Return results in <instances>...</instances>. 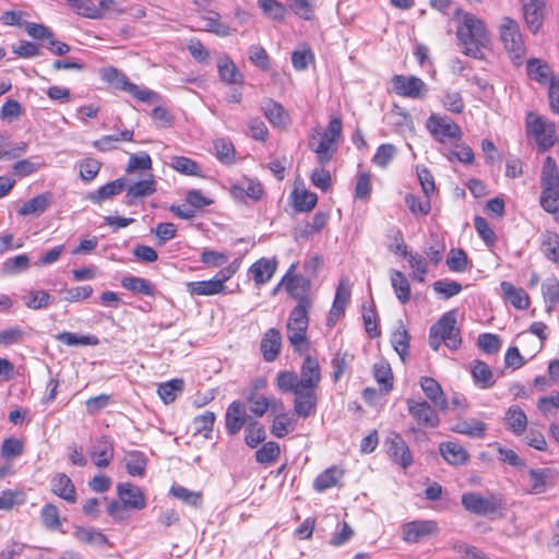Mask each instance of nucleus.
<instances>
[{"label": "nucleus", "instance_id": "f257e3e1", "mask_svg": "<svg viewBox=\"0 0 559 559\" xmlns=\"http://www.w3.org/2000/svg\"><path fill=\"white\" fill-rule=\"evenodd\" d=\"M321 368L317 358L307 355L300 366L299 374L282 370L276 374V386L284 393H293L294 412L297 416L308 418L316 413L317 389L321 382Z\"/></svg>", "mask_w": 559, "mask_h": 559}, {"label": "nucleus", "instance_id": "f03ea898", "mask_svg": "<svg viewBox=\"0 0 559 559\" xmlns=\"http://www.w3.org/2000/svg\"><path fill=\"white\" fill-rule=\"evenodd\" d=\"M456 36L463 46V52L476 59L483 57L481 49L490 44V37L484 22L472 13L462 16Z\"/></svg>", "mask_w": 559, "mask_h": 559}, {"label": "nucleus", "instance_id": "7ed1b4c3", "mask_svg": "<svg viewBox=\"0 0 559 559\" xmlns=\"http://www.w3.org/2000/svg\"><path fill=\"white\" fill-rule=\"evenodd\" d=\"M342 135V121L333 118L325 130L316 128L309 134V148L317 154L321 165L328 164L337 150L336 142Z\"/></svg>", "mask_w": 559, "mask_h": 559}, {"label": "nucleus", "instance_id": "20e7f679", "mask_svg": "<svg viewBox=\"0 0 559 559\" xmlns=\"http://www.w3.org/2000/svg\"><path fill=\"white\" fill-rule=\"evenodd\" d=\"M308 302L302 300L300 305H297L289 313L286 332L287 338L294 349L298 353H304L309 348L307 340V330L309 325L308 319Z\"/></svg>", "mask_w": 559, "mask_h": 559}, {"label": "nucleus", "instance_id": "39448f33", "mask_svg": "<svg viewBox=\"0 0 559 559\" xmlns=\"http://www.w3.org/2000/svg\"><path fill=\"white\" fill-rule=\"evenodd\" d=\"M444 343L450 349H457L462 343L460 331L456 328V318L453 312L444 313L429 331V346L438 350Z\"/></svg>", "mask_w": 559, "mask_h": 559}, {"label": "nucleus", "instance_id": "423d86ee", "mask_svg": "<svg viewBox=\"0 0 559 559\" xmlns=\"http://www.w3.org/2000/svg\"><path fill=\"white\" fill-rule=\"evenodd\" d=\"M100 79L112 87L129 93L136 100L151 103L158 99V94L145 86L136 85L129 81L128 76L114 67L103 68L99 72Z\"/></svg>", "mask_w": 559, "mask_h": 559}, {"label": "nucleus", "instance_id": "0eeeda50", "mask_svg": "<svg viewBox=\"0 0 559 559\" xmlns=\"http://www.w3.org/2000/svg\"><path fill=\"white\" fill-rule=\"evenodd\" d=\"M526 132L534 138L542 152H546L555 144L556 124L545 116L528 112Z\"/></svg>", "mask_w": 559, "mask_h": 559}, {"label": "nucleus", "instance_id": "6e6552de", "mask_svg": "<svg viewBox=\"0 0 559 559\" xmlns=\"http://www.w3.org/2000/svg\"><path fill=\"white\" fill-rule=\"evenodd\" d=\"M499 33L504 49L509 52L513 61L521 64L525 48L518 22L511 17L504 16L499 26Z\"/></svg>", "mask_w": 559, "mask_h": 559}, {"label": "nucleus", "instance_id": "1a4fd4ad", "mask_svg": "<svg viewBox=\"0 0 559 559\" xmlns=\"http://www.w3.org/2000/svg\"><path fill=\"white\" fill-rule=\"evenodd\" d=\"M426 128L433 139L441 143L459 140L462 136L460 126L448 116L431 114L426 121Z\"/></svg>", "mask_w": 559, "mask_h": 559}, {"label": "nucleus", "instance_id": "9d476101", "mask_svg": "<svg viewBox=\"0 0 559 559\" xmlns=\"http://www.w3.org/2000/svg\"><path fill=\"white\" fill-rule=\"evenodd\" d=\"M461 503L466 511L480 516L492 514L501 508V500L497 496L489 495L484 497L473 491L464 492Z\"/></svg>", "mask_w": 559, "mask_h": 559}, {"label": "nucleus", "instance_id": "9b49d317", "mask_svg": "<svg viewBox=\"0 0 559 559\" xmlns=\"http://www.w3.org/2000/svg\"><path fill=\"white\" fill-rule=\"evenodd\" d=\"M391 82L393 91L405 98L424 99L428 94L427 84L415 75L395 74Z\"/></svg>", "mask_w": 559, "mask_h": 559}, {"label": "nucleus", "instance_id": "f8f14e48", "mask_svg": "<svg viewBox=\"0 0 559 559\" xmlns=\"http://www.w3.org/2000/svg\"><path fill=\"white\" fill-rule=\"evenodd\" d=\"M406 403L409 415L419 427L435 429L439 426V415L427 401L408 399Z\"/></svg>", "mask_w": 559, "mask_h": 559}, {"label": "nucleus", "instance_id": "ddd939ff", "mask_svg": "<svg viewBox=\"0 0 559 559\" xmlns=\"http://www.w3.org/2000/svg\"><path fill=\"white\" fill-rule=\"evenodd\" d=\"M385 447L389 457L402 468H407L414 463L413 454L399 432L390 431L388 433Z\"/></svg>", "mask_w": 559, "mask_h": 559}, {"label": "nucleus", "instance_id": "4468645a", "mask_svg": "<svg viewBox=\"0 0 559 559\" xmlns=\"http://www.w3.org/2000/svg\"><path fill=\"white\" fill-rule=\"evenodd\" d=\"M438 523L431 520H419L406 523L403 526V539L416 544L438 532Z\"/></svg>", "mask_w": 559, "mask_h": 559}, {"label": "nucleus", "instance_id": "2eb2a0df", "mask_svg": "<svg viewBox=\"0 0 559 559\" xmlns=\"http://www.w3.org/2000/svg\"><path fill=\"white\" fill-rule=\"evenodd\" d=\"M295 265L292 264L287 274L283 277L282 283H284L287 293L294 298L298 300L297 305H300L302 300L308 302V308H311V300L308 298L307 293L310 288V281L302 275H293L289 274L294 271Z\"/></svg>", "mask_w": 559, "mask_h": 559}, {"label": "nucleus", "instance_id": "dca6fc26", "mask_svg": "<svg viewBox=\"0 0 559 559\" xmlns=\"http://www.w3.org/2000/svg\"><path fill=\"white\" fill-rule=\"evenodd\" d=\"M117 493L124 508L142 510L146 506L143 491L131 483L118 484Z\"/></svg>", "mask_w": 559, "mask_h": 559}, {"label": "nucleus", "instance_id": "f3484780", "mask_svg": "<svg viewBox=\"0 0 559 559\" xmlns=\"http://www.w3.org/2000/svg\"><path fill=\"white\" fill-rule=\"evenodd\" d=\"M276 269L277 260L275 258H261L249 267L248 274L255 286L260 287L271 281Z\"/></svg>", "mask_w": 559, "mask_h": 559}, {"label": "nucleus", "instance_id": "a211bd4d", "mask_svg": "<svg viewBox=\"0 0 559 559\" xmlns=\"http://www.w3.org/2000/svg\"><path fill=\"white\" fill-rule=\"evenodd\" d=\"M230 194L234 199L239 201H243L245 198L259 201L263 195V188L257 179L245 177L239 182L231 186Z\"/></svg>", "mask_w": 559, "mask_h": 559}, {"label": "nucleus", "instance_id": "6ab92c4d", "mask_svg": "<svg viewBox=\"0 0 559 559\" xmlns=\"http://www.w3.org/2000/svg\"><path fill=\"white\" fill-rule=\"evenodd\" d=\"M554 479V472L549 468H532L527 473V492L539 495L547 490Z\"/></svg>", "mask_w": 559, "mask_h": 559}, {"label": "nucleus", "instance_id": "aec40b11", "mask_svg": "<svg viewBox=\"0 0 559 559\" xmlns=\"http://www.w3.org/2000/svg\"><path fill=\"white\" fill-rule=\"evenodd\" d=\"M524 19L532 33H537L544 20L545 0H522Z\"/></svg>", "mask_w": 559, "mask_h": 559}, {"label": "nucleus", "instance_id": "412c9836", "mask_svg": "<svg viewBox=\"0 0 559 559\" xmlns=\"http://www.w3.org/2000/svg\"><path fill=\"white\" fill-rule=\"evenodd\" d=\"M90 455L97 467H107L114 459L112 442L105 436L100 437L90 451Z\"/></svg>", "mask_w": 559, "mask_h": 559}, {"label": "nucleus", "instance_id": "4be33fe9", "mask_svg": "<svg viewBox=\"0 0 559 559\" xmlns=\"http://www.w3.org/2000/svg\"><path fill=\"white\" fill-rule=\"evenodd\" d=\"M420 386L426 397L439 409L447 411L449 407L448 400L441 385L430 377L420 378Z\"/></svg>", "mask_w": 559, "mask_h": 559}, {"label": "nucleus", "instance_id": "5701e85b", "mask_svg": "<svg viewBox=\"0 0 559 559\" xmlns=\"http://www.w3.org/2000/svg\"><path fill=\"white\" fill-rule=\"evenodd\" d=\"M261 352L267 362L274 361L280 355L282 347V335L276 329H269L261 340Z\"/></svg>", "mask_w": 559, "mask_h": 559}, {"label": "nucleus", "instance_id": "b1692460", "mask_svg": "<svg viewBox=\"0 0 559 559\" xmlns=\"http://www.w3.org/2000/svg\"><path fill=\"white\" fill-rule=\"evenodd\" d=\"M51 490L69 503H75L76 501L75 486L71 478L63 473H58L53 476L51 479Z\"/></svg>", "mask_w": 559, "mask_h": 559}, {"label": "nucleus", "instance_id": "393cba45", "mask_svg": "<svg viewBox=\"0 0 559 559\" xmlns=\"http://www.w3.org/2000/svg\"><path fill=\"white\" fill-rule=\"evenodd\" d=\"M527 75L531 80L536 81L543 85H550L552 80H557L552 75L550 66L537 58L530 59L526 64Z\"/></svg>", "mask_w": 559, "mask_h": 559}, {"label": "nucleus", "instance_id": "a878e982", "mask_svg": "<svg viewBox=\"0 0 559 559\" xmlns=\"http://www.w3.org/2000/svg\"><path fill=\"white\" fill-rule=\"evenodd\" d=\"M247 416L243 406L239 402H233L225 415V425L228 435H237L246 424Z\"/></svg>", "mask_w": 559, "mask_h": 559}, {"label": "nucleus", "instance_id": "bb28decb", "mask_svg": "<svg viewBox=\"0 0 559 559\" xmlns=\"http://www.w3.org/2000/svg\"><path fill=\"white\" fill-rule=\"evenodd\" d=\"M155 191V180L151 175L147 179L136 181L127 189L124 202L128 205H133L138 199L150 197Z\"/></svg>", "mask_w": 559, "mask_h": 559}, {"label": "nucleus", "instance_id": "cd10ccee", "mask_svg": "<svg viewBox=\"0 0 559 559\" xmlns=\"http://www.w3.org/2000/svg\"><path fill=\"white\" fill-rule=\"evenodd\" d=\"M439 451L442 457L451 465H463L469 457L464 447L454 441L441 442Z\"/></svg>", "mask_w": 559, "mask_h": 559}, {"label": "nucleus", "instance_id": "c85d7f7f", "mask_svg": "<svg viewBox=\"0 0 559 559\" xmlns=\"http://www.w3.org/2000/svg\"><path fill=\"white\" fill-rule=\"evenodd\" d=\"M126 188V179L119 178L110 181L95 191L88 192L86 199L93 203L100 204L111 197L120 194Z\"/></svg>", "mask_w": 559, "mask_h": 559}, {"label": "nucleus", "instance_id": "c756f323", "mask_svg": "<svg viewBox=\"0 0 559 559\" xmlns=\"http://www.w3.org/2000/svg\"><path fill=\"white\" fill-rule=\"evenodd\" d=\"M217 69L219 79L229 85H241L243 76L238 70L235 62L227 56H224L217 61Z\"/></svg>", "mask_w": 559, "mask_h": 559}, {"label": "nucleus", "instance_id": "7c9ffc66", "mask_svg": "<svg viewBox=\"0 0 559 559\" xmlns=\"http://www.w3.org/2000/svg\"><path fill=\"white\" fill-rule=\"evenodd\" d=\"M187 292L192 296H214L224 294L226 286L214 277L207 281H197L187 283Z\"/></svg>", "mask_w": 559, "mask_h": 559}, {"label": "nucleus", "instance_id": "2f4dec72", "mask_svg": "<svg viewBox=\"0 0 559 559\" xmlns=\"http://www.w3.org/2000/svg\"><path fill=\"white\" fill-rule=\"evenodd\" d=\"M486 430L487 424L476 418L460 420L452 427V431L476 439L484 438Z\"/></svg>", "mask_w": 559, "mask_h": 559}, {"label": "nucleus", "instance_id": "473e14b6", "mask_svg": "<svg viewBox=\"0 0 559 559\" xmlns=\"http://www.w3.org/2000/svg\"><path fill=\"white\" fill-rule=\"evenodd\" d=\"M504 425L508 430L521 436L526 430L527 417L521 407L513 405L506 413Z\"/></svg>", "mask_w": 559, "mask_h": 559}, {"label": "nucleus", "instance_id": "72a5a7b5", "mask_svg": "<svg viewBox=\"0 0 559 559\" xmlns=\"http://www.w3.org/2000/svg\"><path fill=\"white\" fill-rule=\"evenodd\" d=\"M547 325L544 322L536 321L530 325L528 332L522 333L518 336L520 343L523 345L525 342H534V350L539 352L543 348L544 342L547 338Z\"/></svg>", "mask_w": 559, "mask_h": 559}, {"label": "nucleus", "instance_id": "f704fd0d", "mask_svg": "<svg viewBox=\"0 0 559 559\" xmlns=\"http://www.w3.org/2000/svg\"><path fill=\"white\" fill-rule=\"evenodd\" d=\"M263 111L274 127L284 128L288 123V115L280 103L272 99L264 100Z\"/></svg>", "mask_w": 559, "mask_h": 559}, {"label": "nucleus", "instance_id": "c9c22d12", "mask_svg": "<svg viewBox=\"0 0 559 559\" xmlns=\"http://www.w3.org/2000/svg\"><path fill=\"white\" fill-rule=\"evenodd\" d=\"M542 294L546 305V311L551 313L559 304V280L548 277L542 284Z\"/></svg>", "mask_w": 559, "mask_h": 559}, {"label": "nucleus", "instance_id": "e433bc0d", "mask_svg": "<svg viewBox=\"0 0 559 559\" xmlns=\"http://www.w3.org/2000/svg\"><path fill=\"white\" fill-rule=\"evenodd\" d=\"M183 389L185 381L182 379H173L167 382L159 383L157 386V394L167 405L173 403L178 395L183 392Z\"/></svg>", "mask_w": 559, "mask_h": 559}, {"label": "nucleus", "instance_id": "4c0bfd02", "mask_svg": "<svg viewBox=\"0 0 559 559\" xmlns=\"http://www.w3.org/2000/svg\"><path fill=\"white\" fill-rule=\"evenodd\" d=\"M539 204L544 211L559 219V187L542 188Z\"/></svg>", "mask_w": 559, "mask_h": 559}, {"label": "nucleus", "instance_id": "58836bf2", "mask_svg": "<svg viewBox=\"0 0 559 559\" xmlns=\"http://www.w3.org/2000/svg\"><path fill=\"white\" fill-rule=\"evenodd\" d=\"M501 289L514 308L520 310H525L528 308L530 298L522 288H516L511 283L502 282Z\"/></svg>", "mask_w": 559, "mask_h": 559}, {"label": "nucleus", "instance_id": "ea45409f", "mask_svg": "<svg viewBox=\"0 0 559 559\" xmlns=\"http://www.w3.org/2000/svg\"><path fill=\"white\" fill-rule=\"evenodd\" d=\"M343 476V471L336 466L326 468L313 481V488L318 492H323L329 488L337 485L338 479Z\"/></svg>", "mask_w": 559, "mask_h": 559}, {"label": "nucleus", "instance_id": "a19ab883", "mask_svg": "<svg viewBox=\"0 0 559 559\" xmlns=\"http://www.w3.org/2000/svg\"><path fill=\"white\" fill-rule=\"evenodd\" d=\"M390 280L396 298L402 304H406L411 297V286L405 275L397 270H392L390 274Z\"/></svg>", "mask_w": 559, "mask_h": 559}, {"label": "nucleus", "instance_id": "79ce46f5", "mask_svg": "<svg viewBox=\"0 0 559 559\" xmlns=\"http://www.w3.org/2000/svg\"><path fill=\"white\" fill-rule=\"evenodd\" d=\"M542 188L559 187V170L556 160L547 156L544 160L540 175Z\"/></svg>", "mask_w": 559, "mask_h": 559}, {"label": "nucleus", "instance_id": "37998d69", "mask_svg": "<svg viewBox=\"0 0 559 559\" xmlns=\"http://www.w3.org/2000/svg\"><path fill=\"white\" fill-rule=\"evenodd\" d=\"M169 492L173 497L190 507L200 508L202 506L201 491H193L180 485H173Z\"/></svg>", "mask_w": 559, "mask_h": 559}, {"label": "nucleus", "instance_id": "c03bdc74", "mask_svg": "<svg viewBox=\"0 0 559 559\" xmlns=\"http://www.w3.org/2000/svg\"><path fill=\"white\" fill-rule=\"evenodd\" d=\"M121 285L134 293V294H141L144 296H153L155 293L153 284L145 278L136 277V276H126L121 281Z\"/></svg>", "mask_w": 559, "mask_h": 559}, {"label": "nucleus", "instance_id": "a18cd8bd", "mask_svg": "<svg viewBox=\"0 0 559 559\" xmlns=\"http://www.w3.org/2000/svg\"><path fill=\"white\" fill-rule=\"evenodd\" d=\"M74 536L78 540L93 546L108 544V538L94 527H78L74 532Z\"/></svg>", "mask_w": 559, "mask_h": 559}, {"label": "nucleus", "instance_id": "49530a36", "mask_svg": "<svg viewBox=\"0 0 559 559\" xmlns=\"http://www.w3.org/2000/svg\"><path fill=\"white\" fill-rule=\"evenodd\" d=\"M67 3L79 15L87 19H102L103 13L100 9L93 2V0H67Z\"/></svg>", "mask_w": 559, "mask_h": 559}, {"label": "nucleus", "instance_id": "de8ad7c7", "mask_svg": "<svg viewBox=\"0 0 559 559\" xmlns=\"http://www.w3.org/2000/svg\"><path fill=\"white\" fill-rule=\"evenodd\" d=\"M472 376L474 381L483 389H487L493 385L492 371L490 367L480 360L474 362L472 367Z\"/></svg>", "mask_w": 559, "mask_h": 559}, {"label": "nucleus", "instance_id": "09e8293b", "mask_svg": "<svg viewBox=\"0 0 559 559\" xmlns=\"http://www.w3.org/2000/svg\"><path fill=\"white\" fill-rule=\"evenodd\" d=\"M296 427V420L293 416L287 413H282L275 416L271 432L276 438H283L289 432L294 431Z\"/></svg>", "mask_w": 559, "mask_h": 559}, {"label": "nucleus", "instance_id": "8fccbe9b", "mask_svg": "<svg viewBox=\"0 0 559 559\" xmlns=\"http://www.w3.org/2000/svg\"><path fill=\"white\" fill-rule=\"evenodd\" d=\"M29 267V259L26 254H19L7 259L1 264V273L7 276H13L26 271Z\"/></svg>", "mask_w": 559, "mask_h": 559}, {"label": "nucleus", "instance_id": "3c124183", "mask_svg": "<svg viewBox=\"0 0 559 559\" xmlns=\"http://www.w3.org/2000/svg\"><path fill=\"white\" fill-rule=\"evenodd\" d=\"M542 250L548 260L559 263V235L547 231L543 236Z\"/></svg>", "mask_w": 559, "mask_h": 559}, {"label": "nucleus", "instance_id": "603ef678", "mask_svg": "<svg viewBox=\"0 0 559 559\" xmlns=\"http://www.w3.org/2000/svg\"><path fill=\"white\" fill-rule=\"evenodd\" d=\"M49 204L48 194H38L23 204L17 211L22 216L41 214Z\"/></svg>", "mask_w": 559, "mask_h": 559}, {"label": "nucleus", "instance_id": "864d4df0", "mask_svg": "<svg viewBox=\"0 0 559 559\" xmlns=\"http://www.w3.org/2000/svg\"><path fill=\"white\" fill-rule=\"evenodd\" d=\"M405 203L408 210L415 216L421 215L426 216L429 214L431 210V203L429 197L425 195L424 198H418L413 193H407L405 195Z\"/></svg>", "mask_w": 559, "mask_h": 559}, {"label": "nucleus", "instance_id": "5fc2aeb1", "mask_svg": "<svg viewBox=\"0 0 559 559\" xmlns=\"http://www.w3.org/2000/svg\"><path fill=\"white\" fill-rule=\"evenodd\" d=\"M56 338L68 346H95L98 344V338L93 335H78L72 332H61Z\"/></svg>", "mask_w": 559, "mask_h": 559}, {"label": "nucleus", "instance_id": "6e6d98bb", "mask_svg": "<svg viewBox=\"0 0 559 559\" xmlns=\"http://www.w3.org/2000/svg\"><path fill=\"white\" fill-rule=\"evenodd\" d=\"M441 102L443 107L452 114H461L465 107L461 93L454 90H445Z\"/></svg>", "mask_w": 559, "mask_h": 559}, {"label": "nucleus", "instance_id": "4d7b16f0", "mask_svg": "<svg viewBox=\"0 0 559 559\" xmlns=\"http://www.w3.org/2000/svg\"><path fill=\"white\" fill-rule=\"evenodd\" d=\"M169 165L182 175L201 176L199 165L191 158L185 156H174Z\"/></svg>", "mask_w": 559, "mask_h": 559}, {"label": "nucleus", "instance_id": "13d9d810", "mask_svg": "<svg viewBox=\"0 0 559 559\" xmlns=\"http://www.w3.org/2000/svg\"><path fill=\"white\" fill-rule=\"evenodd\" d=\"M43 525L50 531H56L61 526L58 508L52 503H47L40 512Z\"/></svg>", "mask_w": 559, "mask_h": 559}, {"label": "nucleus", "instance_id": "bf43d9fd", "mask_svg": "<svg viewBox=\"0 0 559 559\" xmlns=\"http://www.w3.org/2000/svg\"><path fill=\"white\" fill-rule=\"evenodd\" d=\"M391 343L401 359L405 361V357L409 347V336L407 331L402 325L393 332L391 336Z\"/></svg>", "mask_w": 559, "mask_h": 559}, {"label": "nucleus", "instance_id": "052dcab7", "mask_svg": "<svg viewBox=\"0 0 559 559\" xmlns=\"http://www.w3.org/2000/svg\"><path fill=\"white\" fill-rule=\"evenodd\" d=\"M146 457L143 453L139 451H133L128 454L127 457V471L131 476H142L144 475L146 467Z\"/></svg>", "mask_w": 559, "mask_h": 559}, {"label": "nucleus", "instance_id": "680f3d73", "mask_svg": "<svg viewBox=\"0 0 559 559\" xmlns=\"http://www.w3.org/2000/svg\"><path fill=\"white\" fill-rule=\"evenodd\" d=\"M245 431V441L246 444L250 448L258 447V444L264 441L265 439L264 428L255 420H251L250 423H248Z\"/></svg>", "mask_w": 559, "mask_h": 559}, {"label": "nucleus", "instance_id": "e2e57ef3", "mask_svg": "<svg viewBox=\"0 0 559 559\" xmlns=\"http://www.w3.org/2000/svg\"><path fill=\"white\" fill-rule=\"evenodd\" d=\"M318 202L316 193L308 190H301L295 192L294 206L299 212L311 211Z\"/></svg>", "mask_w": 559, "mask_h": 559}, {"label": "nucleus", "instance_id": "0e129e2a", "mask_svg": "<svg viewBox=\"0 0 559 559\" xmlns=\"http://www.w3.org/2000/svg\"><path fill=\"white\" fill-rule=\"evenodd\" d=\"M280 452V445L274 441H270L255 452V460L261 464H270L277 460Z\"/></svg>", "mask_w": 559, "mask_h": 559}, {"label": "nucleus", "instance_id": "69168bd1", "mask_svg": "<svg viewBox=\"0 0 559 559\" xmlns=\"http://www.w3.org/2000/svg\"><path fill=\"white\" fill-rule=\"evenodd\" d=\"M204 27L206 31L222 37L231 34L230 27L219 21V14L216 12H210L209 15L204 17Z\"/></svg>", "mask_w": 559, "mask_h": 559}, {"label": "nucleus", "instance_id": "338daca9", "mask_svg": "<svg viewBox=\"0 0 559 559\" xmlns=\"http://www.w3.org/2000/svg\"><path fill=\"white\" fill-rule=\"evenodd\" d=\"M406 258L414 271L413 278L417 282H424V277L428 272L426 259L421 254L413 252H409Z\"/></svg>", "mask_w": 559, "mask_h": 559}, {"label": "nucleus", "instance_id": "774afa93", "mask_svg": "<svg viewBox=\"0 0 559 559\" xmlns=\"http://www.w3.org/2000/svg\"><path fill=\"white\" fill-rule=\"evenodd\" d=\"M259 7L269 17L273 20H283L286 13L285 7L277 0H259Z\"/></svg>", "mask_w": 559, "mask_h": 559}]
</instances>
